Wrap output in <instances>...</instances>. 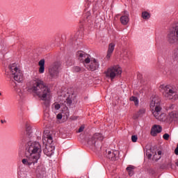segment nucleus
<instances>
[{
  "instance_id": "nucleus-1",
  "label": "nucleus",
  "mask_w": 178,
  "mask_h": 178,
  "mask_svg": "<svg viewBox=\"0 0 178 178\" xmlns=\"http://www.w3.org/2000/svg\"><path fill=\"white\" fill-rule=\"evenodd\" d=\"M28 91L34 92L42 101L44 102L45 114L48 116L49 106L51 105V91L44 81L37 78L32 80L30 82V86L28 87Z\"/></svg>"
},
{
  "instance_id": "nucleus-34",
  "label": "nucleus",
  "mask_w": 178,
  "mask_h": 178,
  "mask_svg": "<svg viewBox=\"0 0 178 178\" xmlns=\"http://www.w3.org/2000/svg\"><path fill=\"white\" fill-rule=\"evenodd\" d=\"M169 137L170 136L168 135V134H165L163 136V138H164V140H169Z\"/></svg>"
},
{
  "instance_id": "nucleus-32",
  "label": "nucleus",
  "mask_w": 178,
  "mask_h": 178,
  "mask_svg": "<svg viewBox=\"0 0 178 178\" xmlns=\"http://www.w3.org/2000/svg\"><path fill=\"white\" fill-rule=\"evenodd\" d=\"M16 91L19 97H23V95H24V94L23 93V90H22L21 89H17Z\"/></svg>"
},
{
  "instance_id": "nucleus-25",
  "label": "nucleus",
  "mask_w": 178,
  "mask_h": 178,
  "mask_svg": "<svg viewBox=\"0 0 178 178\" xmlns=\"http://www.w3.org/2000/svg\"><path fill=\"white\" fill-rule=\"evenodd\" d=\"M142 17L145 20H148V19H149L151 17V15L149 14V13H148L147 11H144L142 13Z\"/></svg>"
},
{
  "instance_id": "nucleus-20",
  "label": "nucleus",
  "mask_w": 178,
  "mask_h": 178,
  "mask_svg": "<svg viewBox=\"0 0 178 178\" xmlns=\"http://www.w3.org/2000/svg\"><path fill=\"white\" fill-rule=\"evenodd\" d=\"M36 173H38V175H40L41 177H42V176L45 175L46 172H45V167L44 166V165H40L37 167Z\"/></svg>"
},
{
  "instance_id": "nucleus-19",
  "label": "nucleus",
  "mask_w": 178,
  "mask_h": 178,
  "mask_svg": "<svg viewBox=\"0 0 178 178\" xmlns=\"http://www.w3.org/2000/svg\"><path fill=\"white\" fill-rule=\"evenodd\" d=\"M161 131H162V127H161L160 125L155 124L152 128L151 134H152V136L155 137V136H156V134L161 133Z\"/></svg>"
},
{
  "instance_id": "nucleus-45",
  "label": "nucleus",
  "mask_w": 178,
  "mask_h": 178,
  "mask_svg": "<svg viewBox=\"0 0 178 178\" xmlns=\"http://www.w3.org/2000/svg\"><path fill=\"white\" fill-rule=\"evenodd\" d=\"M1 95H2V93H1V92H0V96H1Z\"/></svg>"
},
{
  "instance_id": "nucleus-44",
  "label": "nucleus",
  "mask_w": 178,
  "mask_h": 178,
  "mask_svg": "<svg viewBox=\"0 0 178 178\" xmlns=\"http://www.w3.org/2000/svg\"><path fill=\"white\" fill-rule=\"evenodd\" d=\"M1 123H3V122H6V121L1 120Z\"/></svg>"
},
{
  "instance_id": "nucleus-24",
  "label": "nucleus",
  "mask_w": 178,
  "mask_h": 178,
  "mask_svg": "<svg viewBox=\"0 0 178 178\" xmlns=\"http://www.w3.org/2000/svg\"><path fill=\"white\" fill-rule=\"evenodd\" d=\"M172 59L176 62H178V47L172 51Z\"/></svg>"
},
{
  "instance_id": "nucleus-38",
  "label": "nucleus",
  "mask_w": 178,
  "mask_h": 178,
  "mask_svg": "<svg viewBox=\"0 0 178 178\" xmlns=\"http://www.w3.org/2000/svg\"><path fill=\"white\" fill-rule=\"evenodd\" d=\"M62 118H63V115H62L61 113H58V114L57 115V119H58V120H60V119H62Z\"/></svg>"
},
{
  "instance_id": "nucleus-35",
  "label": "nucleus",
  "mask_w": 178,
  "mask_h": 178,
  "mask_svg": "<svg viewBox=\"0 0 178 178\" xmlns=\"http://www.w3.org/2000/svg\"><path fill=\"white\" fill-rule=\"evenodd\" d=\"M148 172L150 175H155V170L152 168L149 169Z\"/></svg>"
},
{
  "instance_id": "nucleus-2",
  "label": "nucleus",
  "mask_w": 178,
  "mask_h": 178,
  "mask_svg": "<svg viewBox=\"0 0 178 178\" xmlns=\"http://www.w3.org/2000/svg\"><path fill=\"white\" fill-rule=\"evenodd\" d=\"M41 145L38 142L29 141L26 145V155L22 159V162L27 168H34L33 166L38 162L42 152Z\"/></svg>"
},
{
  "instance_id": "nucleus-28",
  "label": "nucleus",
  "mask_w": 178,
  "mask_h": 178,
  "mask_svg": "<svg viewBox=\"0 0 178 178\" xmlns=\"http://www.w3.org/2000/svg\"><path fill=\"white\" fill-rule=\"evenodd\" d=\"M130 101H132L133 102H134L136 106L138 105V99L136 97H134V96L131 97Z\"/></svg>"
},
{
  "instance_id": "nucleus-6",
  "label": "nucleus",
  "mask_w": 178,
  "mask_h": 178,
  "mask_svg": "<svg viewBox=\"0 0 178 178\" xmlns=\"http://www.w3.org/2000/svg\"><path fill=\"white\" fill-rule=\"evenodd\" d=\"M42 143L47 147L48 144L49 145H51V144H53L54 143V135L49 132V131H46L43 134L42 136ZM43 152H44L45 155L47 156H49L52 154V151L49 152L48 147H46L43 149Z\"/></svg>"
},
{
  "instance_id": "nucleus-18",
  "label": "nucleus",
  "mask_w": 178,
  "mask_h": 178,
  "mask_svg": "<svg viewBox=\"0 0 178 178\" xmlns=\"http://www.w3.org/2000/svg\"><path fill=\"white\" fill-rule=\"evenodd\" d=\"M113 51H115V43H110L108 44L106 59H108V60L111 59V56H112V54H113Z\"/></svg>"
},
{
  "instance_id": "nucleus-40",
  "label": "nucleus",
  "mask_w": 178,
  "mask_h": 178,
  "mask_svg": "<svg viewBox=\"0 0 178 178\" xmlns=\"http://www.w3.org/2000/svg\"><path fill=\"white\" fill-rule=\"evenodd\" d=\"M175 153L176 155H178V145L177 147H176L175 150Z\"/></svg>"
},
{
  "instance_id": "nucleus-4",
  "label": "nucleus",
  "mask_w": 178,
  "mask_h": 178,
  "mask_svg": "<svg viewBox=\"0 0 178 178\" xmlns=\"http://www.w3.org/2000/svg\"><path fill=\"white\" fill-rule=\"evenodd\" d=\"M160 90L165 99H178V89L173 85H161Z\"/></svg>"
},
{
  "instance_id": "nucleus-10",
  "label": "nucleus",
  "mask_w": 178,
  "mask_h": 178,
  "mask_svg": "<svg viewBox=\"0 0 178 178\" xmlns=\"http://www.w3.org/2000/svg\"><path fill=\"white\" fill-rule=\"evenodd\" d=\"M85 67H86L88 70L95 72V70H98V69H99V61L95 58H91L89 63L86 64Z\"/></svg>"
},
{
  "instance_id": "nucleus-7",
  "label": "nucleus",
  "mask_w": 178,
  "mask_h": 178,
  "mask_svg": "<svg viewBox=\"0 0 178 178\" xmlns=\"http://www.w3.org/2000/svg\"><path fill=\"white\" fill-rule=\"evenodd\" d=\"M167 40L171 45L178 44V22L169 31Z\"/></svg>"
},
{
  "instance_id": "nucleus-39",
  "label": "nucleus",
  "mask_w": 178,
  "mask_h": 178,
  "mask_svg": "<svg viewBox=\"0 0 178 178\" xmlns=\"http://www.w3.org/2000/svg\"><path fill=\"white\" fill-rule=\"evenodd\" d=\"M5 58V55L2 53H0V59H3Z\"/></svg>"
},
{
  "instance_id": "nucleus-15",
  "label": "nucleus",
  "mask_w": 178,
  "mask_h": 178,
  "mask_svg": "<svg viewBox=\"0 0 178 178\" xmlns=\"http://www.w3.org/2000/svg\"><path fill=\"white\" fill-rule=\"evenodd\" d=\"M149 152H151V150H147L146 152V155L147 156V158H149V159H150V158H152V156H153V159L154 161H159V159L161 158V155H162V152L161 151H159L156 154V152H154V150L152 152V154H150Z\"/></svg>"
},
{
  "instance_id": "nucleus-17",
  "label": "nucleus",
  "mask_w": 178,
  "mask_h": 178,
  "mask_svg": "<svg viewBox=\"0 0 178 178\" xmlns=\"http://www.w3.org/2000/svg\"><path fill=\"white\" fill-rule=\"evenodd\" d=\"M129 14L127 12L124 11V15L120 17V22L123 26H127V24L130 22V18L129 17Z\"/></svg>"
},
{
  "instance_id": "nucleus-23",
  "label": "nucleus",
  "mask_w": 178,
  "mask_h": 178,
  "mask_svg": "<svg viewBox=\"0 0 178 178\" xmlns=\"http://www.w3.org/2000/svg\"><path fill=\"white\" fill-rule=\"evenodd\" d=\"M145 115V108H140L138 113L134 115V119H138Z\"/></svg>"
},
{
  "instance_id": "nucleus-42",
  "label": "nucleus",
  "mask_w": 178,
  "mask_h": 178,
  "mask_svg": "<svg viewBox=\"0 0 178 178\" xmlns=\"http://www.w3.org/2000/svg\"><path fill=\"white\" fill-rule=\"evenodd\" d=\"M18 175H19V176H22V172H18Z\"/></svg>"
},
{
  "instance_id": "nucleus-11",
  "label": "nucleus",
  "mask_w": 178,
  "mask_h": 178,
  "mask_svg": "<svg viewBox=\"0 0 178 178\" xmlns=\"http://www.w3.org/2000/svg\"><path fill=\"white\" fill-rule=\"evenodd\" d=\"M76 56L82 63H83L84 66L88 63H90V60L91 59V56L84 53L83 51H79L76 53Z\"/></svg>"
},
{
  "instance_id": "nucleus-33",
  "label": "nucleus",
  "mask_w": 178,
  "mask_h": 178,
  "mask_svg": "<svg viewBox=\"0 0 178 178\" xmlns=\"http://www.w3.org/2000/svg\"><path fill=\"white\" fill-rule=\"evenodd\" d=\"M80 70H81V68H80V67H74V72H76L77 73L80 72Z\"/></svg>"
},
{
  "instance_id": "nucleus-13",
  "label": "nucleus",
  "mask_w": 178,
  "mask_h": 178,
  "mask_svg": "<svg viewBox=\"0 0 178 178\" xmlns=\"http://www.w3.org/2000/svg\"><path fill=\"white\" fill-rule=\"evenodd\" d=\"M97 140H98L99 141H102V140H104V136H102V134H99V133L95 134L94 136L90 139L88 140V144L89 145L95 146Z\"/></svg>"
},
{
  "instance_id": "nucleus-21",
  "label": "nucleus",
  "mask_w": 178,
  "mask_h": 178,
  "mask_svg": "<svg viewBox=\"0 0 178 178\" xmlns=\"http://www.w3.org/2000/svg\"><path fill=\"white\" fill-rule=\"evenodd\" d=\"M38 65L40 66L39 67V73H40L41 74H42V73H44V72H45V60L42 59L39 61L38 63Z\"/></svg>"
},
{
  "instance_id": "nucleus-8",
  "label": "nucleus",
  "mask_w": 178,
  "mask_h": 178,
  "mask_svg": "<svg viewBox=\"0 0 178 178\" xmlns=\"http://www.w3.org/2000/svg\"><path fill=\"white\" fill-rule=\"evenodd\" d=\"M105 73L106 77H108L111 80H113V79L122 74V68L119 65H115L109 67Z\"/></svg>"
},
{
  "instance_id": "nucleus-3",
  "label": "nucleus",
  "mask_w": 178,
  "mask_h": 178,
  "mask_svg": "<svg viewBox=\"0 0 178 178\" xmlns=\"http://www.w3.org/2000/svg\"><path fill=\"white\" fill-rule=\"evenodd\" d=\"M150 108L155 119L159 120V122H165L166 120V113L162 112V103L159 96H152L150 98Z\"/></svg>"
},
{
  "instance_id": "nucleus-43",
  "label": "nucleus",
  "mask_w": 178,
  "mask_h": 178,
  "mask_svg": "<svg viewBox=\"0 0 178 178\" xmlns=\"http://www.w3.org/2000/svg\"><path fill=\"white\" fill-rule=\"evenodd\" d=\"M66 113H67V114H66V116H67H67H69V113L67 112Z\"/></svg>"
},
{
  "instance_id": "nucleus-27",
  "label": "nucleus",
  "mask_w": 178,
  "mask_h": 178,
  "mask_svg": "<svg viewBox=\"0 0 178 178\" xmlns=\"http://www.w3.org/2000/svg\"><path fill=\"white\" fill-rule=\"evenodd\" d=\"M134 169H136V167L134 165H129L127 168V170L129 172V176H133V170H134Z\"/></svg>"
},
{
  "instance_id": "nucleus-26",
  "label": "nucleus",
  "mask_w": 178,
  "mask_h": 178,
  "mask_svg": "<svg viewBox=\"0 0 178 178\" xmlns=\"http://www.w3.org/2000/svg\"><path fill=\"white\" fill-rule=\"evenodd\" d=\"M122 56H123L124 59H129L130 56V51L127 49L123 51Z\"/></svg>"
},
{
  "instance_id": "nucleus-31",
  "label": "nucleus",
  "mask_w": 178,
  "mask_h": 178,
  "mask_svg": "<svg viewBox=\"0 0 178 178\" xmlns=\"http://www.w3.org/2000/svg\"><path fill=\"white\" fill-rule=\"evenodd\" d=\"M137 140H138V136H137L136 135H133L131 136L132 143H137Z\"/></svg>"
},
{
  "instance_id": "nucleus-41",
  "label": "nucleus",
  "mask_w": 178,
  "mask_h": 178,
  "mask_svg": "<svg viewBox=\"0 0 178 178\" xmlns=\"http://www.w3.org/2000/svg\"><path fill=\"white\" fill-rule=\"evenodd\" d=\"M175 165H177V166H178V159H177V161L175 162Z\"/></svg>"
},
{
  "instance_id": "nucleus-37",
  "label": "nucleus",
  "mask_w": 178,
  "mask_h": 178,
  "mask_svg": "<svg viewBox=\"0 0 178 178\" xmlns=\"http://www.w3.org/2000/svg\"><path fill=\"white\" fill-rule=\"evenodd\" d=\"M167 108H168V111H170V110L173 109V108H175V105L170 104Z\"/></svg>"
},
{
  "instance_id": "nucleus-9",
  "label": "nucleus",
  "mask_w": 178,
  "mask_h": 178,
  "mask_svg": "<svg viewBox=\"0 0 178 178\" xmlns=\"http://www.w3.org/2000/svg\"><path fill=\"white\" fill-rule=\"evenodd\" d=\"M60 70V63H54L49 68V74L50 79H56Z\"/></svg>"
},
{
  "instance_id": "nucleus-12",
  "label": "nucleus",
  "mask_w": 178,
  "mask_h": 178,
  "mask_svg": "<svg viewBox=\"0 0 178 178\" xmlns=\"http://www.w3.org/2000/svg\"><path fill=\"white\" fill-rule=\"evenodd\" d=\"M106 156L110 161H117L119 158V151L118 150H106Z\"/></svg>"
},
{
  "instance_id": "nucleus-16",
  "label": "nucleus",
  "mask_w": 178,
  "mask_h": 178,
  "mask_svg": "<svg viewBox=\"0 0 178 178\" xmlns=\"http://www.w3.org/2000/svg\"><path fill=\"white\" fill-rule=\"evenodd\" d=\"M33 139V131H31V126L30 124H26V135H25V140L28 141L29 140Z\"/></svg>"
},
{
  "instance_id": "nucleus-5",
  "label": "nucleus",
  "mask_w": 178,
  "mask_h": 178,
  "mask_svg": "<svg viewBox=\"0 0 178 178\" xmlns=\"http://www.w3.org/2000/svg\"><path fill=\"white\" fill-rule=\"evenodd\" d=\"M9 70L10 79H13L17 83L23 81V72L16 66V64L9 66Z\"/></svg>"
},
{
  "instance_id": "nucleus-30",
  "label": "nucleus",
  "mask_w": 178,
  "mask_h": 178,
  "mask_svg": "<svg viewBox=\"0 0 178 178\" xmlns=\"http://www.w3.org/2000/svg\"><path fill=\"white\" fill-rule=\"evenodd\" d=\"M53 107L56 109V111H59V109H60V104L58 103H54L53 104Z\"/></svg>"
},
{
  "instance_id": "nucleus-36",
  "label": "nucleus",
  "mask_w": 178,
  "mask_h": 178,
  "mask_svg": "<svg viewBox=\"0 0 178 178\" xmlns=\"http://www.w3.org/2000/svg\"><path fill=\"white\" fill-rule=\"evenodd\" d=\"M84 131V126L82 125L80 127V128L78 130V133H81V131Z\"/></svg>"
},
{
  "instance_id": "nucleus-29",
  "label": "nucleus",
  "mask_w": 178,
  "mask_h": 178,
  "mask_svg": "<svg viewBox=\"0 0 178 178\" xmlns=\"http://www.w3.org/2000/svg\"><path fill=\"white\" fill-rule=\"evenodd\" d=\"M91 16L90 15V13H88L86 17L84 19V23H91Z\"/></svg>"
},
{
  "instance_id": "nucleus-22",
  "label": "nucleus",
  "mask_w": 178,
  "mask_h": 178,
  "mask_svg": "<svg viewBox=\"0 0 178 178\" xmlns=\"http://www.w3.org/2000/svg\"><path fill=\"white\" fill-rule=\"evenodd\" d=\"M62 105L65 106V109L67 110V106H70L72 104V99H70L69 97H65V99H62Z\"/></svg>"
},
{
  "instance_id": "nucleus-14",
  "label": "nucleus",
  "mask_w": 178,
  "mask_h": 178,
  "mask_svg": "<svg viewBox=\"0 0 178 178\" xmlns=\"http://www.w3.org/2000/svg\"><path fill=\"white\" fill-rule=\"evenodd\" d=\"M161 122H167L168 123H172V122H178L177 111H172L169 113L168 117L166 116V120Z\"/></svg>"
}]
</instances>
